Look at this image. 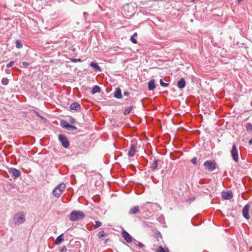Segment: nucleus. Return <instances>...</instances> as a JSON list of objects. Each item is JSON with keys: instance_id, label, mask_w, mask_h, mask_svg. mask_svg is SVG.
<instances>
[{"instance_id": "f257e3e1", "label": "nucleus", "mask_w": 252, "mask_h": 252, "mask_svg": "<svg viewBox=\"0 0 252 252\" xmlns=\"http://www.w3.org/2000/svg\"><path fill=\"white\" fill-rule=\"evenodd\" d=\"M85 214L82 211L74 210L71 212L69 220L71 221H76L82 220Z\"/></svg>"}, {"instance_id": "f03ea898", "label": "nucleus", "mask_w": 252, "mask_h": 252, "mask_svg": "<svg viewBox=\"0 0 252 252\" xmlns=\"http://www.w3.org/2000/svg\"><path fill=\"white\" fill-rule=\"evenodd\" d=\"M26 220L25 214L23 212H20L15 214L13 216V222L15 225H20L23 223Z\"/></svg>"}, {"instance_id": "7ed1b4c3", "label": "nucleus", "mask_w": 252, "mask_h": 252, "mask_svg": "<svg viewBox=\"0 0 252 252\" xmlns=\"http://www.w3.org/2000/svg\"><path fill=\"white\" fill-rule=\"evenodd\" d=\"M65 188V185L63 183H61L59 184L57 187H56L55 189L53 190V195L57 198H59L63 191L64 190Z\"/></svg>"}, {"instance_id": "20e7f679", "label": "nucleus", "mask_w": 252, "mask_h": 252, "mask_svg": "<svg viewBox=\"0 0 252 252\" xmlns=\"http://www.w3.org/2000/svg\"><path fill=\"white\" fill-rule=\"evenodd\" d=\"M204 165L206 170L212 171L216 167V162L214 160H207L204 163Z\"/></svg>"}, {"instance_id": "39448f33", "label": "nucleus", "mask_w": 252, "mask_h": 252, "mask_svg": "<svg viewBox=\"0 0 252 252\" xmlns=\"http://www.w3.org/2000/svg\"><path fill=\"white\" fill-rule=\"evenodd\" d=\"M231 154L234 160L237 162L239 160L238 151L235 144L232 145Z\"/></svg>"}, {"instance_id": "423d86ee", "label": "nucleus", "mask_w": 252, "mask_h": 252, "mask_svg": "<svg viewBox=\"0 0 252 252\" xmlns=\"http://www.w3.org/2000/svg\"><path fill=\"white\" fill-rule=\"evenodd\" d=\"M59 139L62 143V146L65 148H67L69 146V142L67 137L63 134H59Z\"/></svg>"}, {"instance_id": "0eeeda50", "label": "nucleus", "mask_w": 252, "mask_h": 252, "mask_svg": "<svg viewBox=\"0 0 252 252\" xmlns=\"http://www.w3.org/2000/svg\"><path fill=\"white\" fill-rule=\"evenodd\" d=\"M136 152V144L132 142V143L130 144V149L128 152V155L130 157H133Z\"/></svg>"}, {"instance_id": "6e6552de", "label": "nucleus", "mask_w": 252, "mask_h": 252, "mask_svg": "<svg viewBox=\"0 0 252 252\" xmlns=\"http://www.w3.org/2000/svg\"><path fill=\"white\" fill-rule=\"evenodd\" d=\"M9 172L12 174V177L14 179H16L21 176V172L20 171L15 168H10Z\"/></svg>"}, {"instance_id": "1a4fd4ad", "label": "nucleus", "mask_w": 252, "mask_h": 252, "mask_svg": "<svg viewBox=\"0 0 252 252\" xmlns=\"http://www.w3.org/2000/svg\"><path fill=\"white\" fill-rule=\"evenodd\" d=\"M122 235L123 237L127 243H131L132 241L133 238L132 236L126 230H124L122 231Z\"/></svg>"}, {"instance_id": "9d476101", "label": "nucleus", "mask_w": 252, "mask_h": 252, "mask_svg": "<svg viewBox=\"0 0 252 252\" xmlns=\"http://www.w3.org/2000/svg\"><path fill=\"white\" fill-rule=\"evenodd\" d=\"M222 197L226 200L231 199L233 197V194L231 191L227 190L226 191H223L221 193Z\"/></svg>"}, {"instance_id": "9b49d317", "label": "nucleus", "mask_w": 252, "mask_h": 252, "mask_svg": "<svg viewBox=\"0 0 252 252\" xmlns=\"http://www.w3.org/2000/svg\"><path fill=\"white\" fill-rule=\"evenodd\" d=\"M249 205L247 204L244 207L242 211L243 216L247 220L250 218V216L249 214Z\"/></svg>"}, {"instance_id": "f8f14e48", "label": "nucleus", "mask_w": 252, "mask_h": 252, "mask_svg": "<svg viewBox=\"0 0 252 252\" xmlns=\"http://www.w3.org/2000/svg\"><path fill=\"white\" fill-rule=\"evenodd\" d=\"M70 108L71 110L75 111H79L81 109L80 104L76 102L71 103L70 104Z\"/></svg>"}, {"instance_id": "ddd939ff", "label": "nucleus", "mask_w": 252, "mask_h": 252, "mask_svg": "<svg viewBox=\"0 0 252 252\" xmlns=\"http://www.w3.org/2000/svg\"><path fill=\"white\" fill-rule=\"evenodd\" d=\"M186 86V81L184 78H182L177 82V86L180 89H183L185 88Z\"/></svg>"}, {"instance_id": "4468645a", "label": "nucleus", "mask_w": 252, "mask_h": 252, "mask_svg": "<svg viewBox=\"0 0 252 252\" xmlns=\"http://www.w3.org/2000/svg\"><path fill=\"white\" fill-rule=\"evenodd\" d=\"M114 97L116 98H121L122 97V93H121V90L119 88H117L114 93Z\"/></svg>"}, {"instance_id": "2eb2a0df", "label": "nucleus", "mask_w": 252, "mask_h": 252, "mask_svg": "<svg viewBox=\"0 0 252 252\" xmlns=\"http://www.w3.org/2000/svg\"><path fill=\"white\" fill-rule=\"evenodd\" d=\"M139 211V208L138 206H135L133 208H131L129 211V214H136Z\"/></svg>"}, {"instance_id": "dca6fc26", "label": "nucleus", "mask_w": 252, "mask_h": 252, "mask_svg": "<svg viewBox=\"0 0 252 252\" xmlns=\"http://www.w3.org/2000/svg\"><path fill=\"white\" fill-rule=\"evenodd\" d=\"M63 240H64L63 234H62L57 238V239H56V241L55 242V243L56 245H59Z\"/></svg>"}, {"instance_id": "f3484780", "label": "nucleus", "mask_w": 252, "mask_h": 252, "mask_svg": "<svg viewBox=\"0 0 252 252\" xmlns=\"http://www.w3.org/2000/svg\"><path fill=\"white\" fill-rule=\"evenodd\" d=\"M156 87L155 80H151L148 82V89L150 91L153 90Z\"/></svg>"}, {"instance_id": "a211bd4d", "label": "nucleus", "mask_w": 252, "mask_h": 252, "mask_svg": "<svg viewBox=\"0 0 252 252\" xmlns=\"http://www.w3.org/2000/svg\"><path fill=\"white\" fill-rule=\"evenodd\" d=\"M90 66L94 67L95 71H101L100 67L99 66V65L96 63L91 62L90 63Z\"/></svg>"}, {"instance_id": "6ab92c4d", "label": "nucleus", "mask_w": 252, "mask_h": 252, "mask_svg": "<svg viewBox=\"0 0 252 252\" xmlns=\"http://www.w3.org/2000/svg\"><path fill=\"white\" fill-rule=\"evenodd\" d=\"M100 92V88L98 86H97V85L94 86L92 90V93L93 94L99 93Z\"/></svg>"}, {"instance_id": "aec40b11", "label": "nucleus", "mask_w": 252, "mask_h": 252, "mask_svg": "<svg viewBox=\"0 0 252 252\" xmlns=\"http://www.w3.org/2000/svg\"><path fill=\"white\" fill-rule=\"evenodd\" d=\"M61 126L63 127H64L67 129V128L69 127L70 124L67 123L66 121L62 120L61 122Z\"/></svg>"}, {"instance_id": "412c9836", "label": "nucleus", "mask_w": 252, "mask_h": 252, "mask_svg": "<svg viewBox=\"0 0 252 252\" xmlns=\"http://www.w3.org/2000/svg\"><path fill=\"white\" fill-rule=\"evenodd\" d=\"M157 252H169V250L167 248H163L162 246H159L157 250Z\"/></svg>"}, {"instance_id": "4be33fe9", "label": "nucleus", "mask_w": 252, "mask_h": 252, "mask_svg": "<svg viewBox=\"0 0 252 252\" xmlns=\"http://www.w3.org/2000/svg\"><path fill=\"white\" fill-rule=\"evenodd\" d=\"M158 160L155 159L153 161V163L152 166H151L152 169H153V170L158 169Z\"/></svg>"}, {"instance_id": "5701e85b", "label": "nucleus", "mask_w": 252, "mask_h": 252, "mask_svg": "<svg viewBox=\"0 0 252 252\" xmlns=\"http://www.w3.org/2000/svg\"><path fill=\"white\" fill-rule=\"evenodd\" d=\"M107 235H108V234H106V233H105V232L103 230L99 231L98 233V237L99 238L106 237Z\"/></svg>"}, {"instance_id": "b1692460", "label": "nucleus", "mask_w": 252, "mask_h": 252, "mask_svg": "<svg viewBox=\"0 0 252 252\" xmlns=\"http://www.w3.org/2000/svg\"><path fill=\"white\" fill-rule=\"evenodd\" d=\"M15 43H16V48H17L18 49H20V48H22L23 44L20 40H17L15 42Z\"/></svg>"}, {"instance_id": "393cba45", "label": "nucleus", "mask_w": 252, "mask_h": 252, "mask_svg": "<svg viewBox=\"0 0 252 252\" xmlns=\"http://www.w3.org/2000/svg\"><path fill=\"white\" fill-rule=\"evenodd\" d=\"M246 130L250 132H252V124L248 123L246 126Z\"/></svg>"}, {"instance_id": "a878e982", "label": "nucleus", "mask_w": 252, "mask_h": 252, "mask_svg": "<svg viewBox=\"0 0 252 252\" xmlns=\"http://www.w3.org/2000/svg\"><path fill=\"white\" fill-rule=\"evenodd\" d=\"M132 107L131 106L130 107H128L127 108H126L125 110H124V114L125 115H127L128 114L130 111L132 110Z\"/></svg>"}, {"instance_id": "bb28decb", "label": "nucleus", "mask_w": 252, "mask_h": 252, "mask_svg": "<svg viewBox=\"0 0 252 252\" xmlns=\"http://www.w3.org/2000/svg\"><path fill=\"white\" fill-rule=\"evenodd\" d=\"M59 252H67V249L65 246H62L59 248Z\"/></svg>"}, {"instance_id": "cd10ccee", "label": "nucleus", "mask_w": 252, "mask_h": 252, "mask_svg": "<svg viewBox=\"0 0 252 252\" xmlns=\"http://www.w3.org/2000/svg\"><path fill=\"white\" fill-rule=\"evenodd\" d=\"M9 83V80L7 78H3L1 80L2 85H7Z\"/></svg>"}, {"instance_id": "c85d7f7f", "label": "nucleus", "mask_w": 252, "mask_h": 252, "mask_svg": "<svg viewBox=\"0 0 252 252\" xmlns=\"http://www.w3.org/2000/svg\"><path fill=\"white\" fill-rule=\"evenodd\" d=\"M102 223L99 221H95V224L94 225V228H96L101 226Z\"/></svg>"}, {"instance_id": "c756f323", "label": "nucleus", "mask_w": 252, "mask_h": 252, "mask_svg": "<svg viewBox=\"0 0 252 252\" xmlns=\"http://www.w3.org/2000/svg\"><path fill=\"white\" fill-rule=\"evenodd\" d=\"M159 83H160V85L162 87H167L169 86L168 83L163 82V81H162V79L160 80Z\"/></svg>"}, {"instance_id": "7c9ffc66", "label": "nucleus", "mask_w": 252, "mask_h": 252, "mask_svg": "<svg viewBox=\"0 0 252 252\" xmlns=\"http://www.w3.org/2000/svg\"><path fill=\"white\" fill-rule=\"evenodd\" d=\"M77 128V127L73 126V125H70L69 127L67 128L68 130H76Z\"/></svg>"}, {"instance_id": "2f4dec72", "label": "nucleus", "mask_w": 252, "mask_h": 252, "mask_svg": "<svg viewBox=\"0 0 252 252\" xmlns=\"http://www.w3.org/2000/svg\"><path fill=\"white\" fill-rule=\"evenodd\" d=\"M197 158L196 157H194L191 160V162L193 164H197Z\"/></svg>"}, {"instance_id": "473e14b6", "label": "nucleus", "mask_w": 252, "mask_h": 252, "mask_svg": "<svg viewBox=\"0 0 252 252\" xmlns=\"http://www.w3.org/2000/svg\"><path fill=\"white\" fill-rule=\"evenodd\" d=\"M14 61H11L8 64H7L6 66L7 68H10L11 66H12V65L14 64Z\"/></svg>"}, {"instance_id": "72a5a7b5", "label": "nucleus", "mask_w": 252, "mask_h": 252, "mask_svg": "<svg viewBox=\"0 0 252 252\" xmlns=\"http://www.w3.org/2000/svg\"><path fill=\"white\" fill-rule=\"evenodd\" d=\"M130 41H131L133 43H134V44L137 43V40H136V39L134 38V37H133V36H131V37H130Z\"/></svg>"}, {"instance_id": "f704fd0d", "label": "nucleus", "mask_w": 252, "mask_h": 252, "mask_svg": "<svg viewBox=\"0 0 252 252\" xmlns=\"http://www.w3.org/2000/svg\"><path fill=\"white\" fill-rule=\"evenodd\" d=\"M22 63V65L25 66V67H27L29 65V63L28 62H23Z\"/></svg>"}, {"instance_id": "c9c22d12", "label": "nucleus", "mask_w": 252, "mask_h": 252, "mask_svg": "<svg viewBox=\"0 0 252 252\" xmlns=\"http://www.w3.org/2000/svg\"><path fill=\"white\" fill-rule=\"evenodd\" d=\"M161 235L160 233H158L157 234V239H158V241L159 240V239H161Z\"/></svg>"}, {"instance_id": "e433bc0d", "label": "nucleus", "mask_w": 252, "mask_h": 252, "mask_svg": "<svg viewBox=\"0 0 252 252\" xmlns=\"http://www.w3.org/2000/svg\"><path fill=\"white\" fill-rule=\"evenodd\" d=\"M71 60L72 61V62H74V63H76V62H78V61L79 62L81 61V59H72Z\"/></svg>"}, {"instance_id": "4c0bfd02", "label": "nucleus", "mask_w": 252, "mask_h": 252, "mask_svg": "<svg viewBox=\"0 0 252 252\" xmlns=\"http://www.w3.org/2000/svg\"><path fill=\"white\" fill-rule=\"evenodd\" d=\"M137 246L140 248H143L144 247V245L140 242L138 243Z\"/></svg>"}, {"instance_id": "58836bf2", "label": "nucleus", "mask_w": 252, "mask_h": 252, "mask_svg": "<svg viewBox=\"0 0 252 252\" xmlns=\"http://www.w3.org/2000/svg\"><path fill=\"white\" fill-rule=\"evenodd\" d=\"M124 95L128 96L130 94V93L126 91L124 93Z\"/></svg>"}, {"instance_id": "ea45409f", "label": "nucleus", "mask_w": 252, "mask_h": 252, "mask_svg": "<svg viewBox=\"0 0 252 252\" xmlns=\"http://www.w3.org/2000/svg\"><path fill=\"white\" fill-rule=\"evenodd\" d=\"M5 71H6V72L7 73H8V74H9V73H10L11 70H10V69H6V70H5Z\"/></svg>"}, {"instance_id": "a19ab883", "label": "nucleus", "mask_w": 252, "mask_h": 252, "mask_svg": "<svg viewBox=\"0 0 252 252\" xmlns=\"http://www.w3.org/2000/svg\"><path fill=\"white\" fill-rule=\"evenodd\" d=\"M70 123H74L75 122V120L74 119H73L72 118H71V120L70 121Z\"/></svg>"}, {"instance_id": "79ce46f5", "label": "nucleus", "mask_w": 252, "mask_h": 252, "mask_svg": "<svg viewBox=\"0 0 252 252\" xmlns=\"http://www.w3.org/2000/svg\"><path fill=\"white\" fill-rule=\"evenodd\" d=\"M249 143L250 145H252V138L249 140Z\"/></svg>"}, {"instance_id": "37998d69", "label": "nucleus", "mask_w": 252, "mask_h": 252, "mask_svg": "<svg viewBox=\"0 0 252 252\" xmlns=\"http://www.w3.org/2000/svg\"><path fill=\"white\" fill-rule=\"evenodd\" d=\"M36 114L37 116L42 118L41 116H40V115L39 114V113L38 112H36Z\"/></svg>"}, {"instance_id": "c03bdc74", "label": "nucleus", "mask_w": 252, "mask_h": 252, "mask_svg": "<svg viewBox=\"0 0 252 252\" xmlns=\"http://www.w3.org/2000/svg\"><path fill=\"white\" fill-rule=\"evenodd\" d=\"M137 35V33L136 32H135L132 36H133V37H134Z\"/></svg>"}, {"instance_id": "a18cd8bd", "label": "nucleus", "mask_w": 252, "mask_h": 252, "mask_svg": "<svg viewBox=\"0 0 252 252\" xmlns=\"http://www.w3.org/2000/svg\"><path fill=\"white\" fill-rule=\"evenodd\" d=\"M87 15H88V13H87V12H84V17H86V16Z\"/></svg>"}, {"instance_id": "49530a36", "label": "nucleus", "mask_w": 252, "mask_h": 252, "mask_svg": "<svg viewBox=\"0 0 252 252\" xmlns=\"http://www.w3.org/2000/svg\"><path fill=\"white\" fill-rule=\"evenodd\" d=\"M243 0H237L238 3H240V2L242 1Z\"/></svg>"}, {"instance_id": "de8ad7c7", "label": "nucleus", "mask_w": 252, "mask_h": 252, "mask_svg": "<svg viewBox=\"0 0 252 252\" xmlns=\"http://www.w3.org/2000/svg\"><path fill=\"white\" fill-rule=\"evenodd\" d=\"M191 1L193 2H194L195 0H191Z\"/></svg>"}]
</instances>
